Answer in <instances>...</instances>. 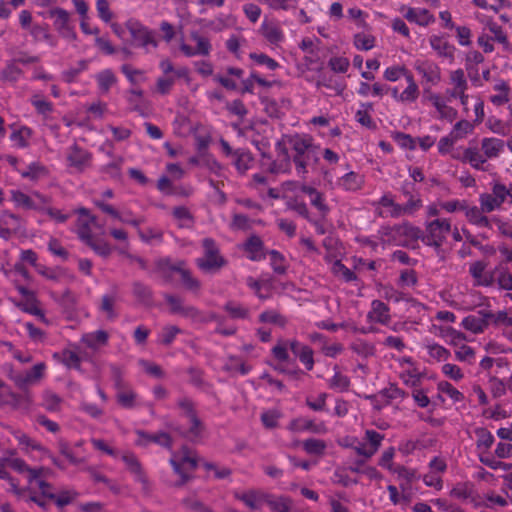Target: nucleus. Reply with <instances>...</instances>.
I'll list each match as a JSON object with an SVG mask.
<instances>
[{
    "instance_id": "obj_43",
    "label": "nucleus",
    "mask_w": 512,
    "mask_h": 512,
    "mask_svg": "<svg viewBox=\"0 0 512 512\" xmlns=\"http://www.w3.org/2000/svg\"><path fill=\"white\" fill-rule=\"evenodd\" d=\"M253 163V158L249 152L237 151L235 154V166L239 172L247 171Z\"/></svg>"
},
{
    "instance_id": "obj_58",
    "label": "nucleus",
    "mask_w": 512,
    "mask_h": 512,
    "mask_svg": "<svg viewBox=\"0 0 512 512\" xmlns=\"http://www.w3.org/2000/svg\"><path fill=\"white\" fill-rule=\"evenodd\" d=\"M117 399L123 407L129 408L136 404V395L129 389L120 390L117 394Z\"/></svg>"
},
{
    "instance_id": "obj_41",
    "label": "nucleus",
    "mask_w": 512,
    "mask_h": 512,
    "mask_svg": "<svg viewBox=\"0 0 512 512\" xmlns=\"http://www.w3.org/2000/svg\"><path fill=\"white\" fill-rule=\"evenodd\" d=\"M488 323L492 322L495 326L500 328H507L512 326V317L505 311H499L495 314L487 313Z\"/></svg>"
},
{
    "instance_id": "obj_31",
    "label": "nucleus",
    "mask_w": 512,
    "mask_h": 512,
    "mask_svg": "<svg viewBox=\"0 0 512 512\" xmlns=\"http://www.w3.org/2000/svg\"><path fill=\"white\" fill-rule=\"evenodd\" d=\"M245 252L249 259L259 260L263 257L262 242L258 237H251L245 244Z\"/></svg>"
},
{
    "instance_id": "obj_33",
    "label": "nucleus",
    "mask_w": 512,
    "mask_h": 512,
    "mask_svg": "<svg viewBox=\"0 0 512 512\" xmlns=\"http://www.w3.org/2000/svg\"><path fill=\"white\" fill-rule=\"evenodd\" d=\"M263 35L272 44H279L283 41L284 35L281 29L272 23H264L262 25Z\"/></svg>"
},
{
    "instance_id": "obj_29",
    "label": "nucleus",
    "mask_w": 512,
    "mask_h": 512,
    "mask_svg": "<svg viewBox=\"0 0 512 512\" xmlns=\"http://www.w3.org/2000/svg\"><path fill=\"white\" fill-rule=\"evenodd\" d=\"M363 184V177L355 172L345 174L338 182V185L347 191H355Z\"/></svg>"
},
{
    "instance_id": "obj_56",
    "label": "nucleus",
    "mask_w": 512,
    "mask_h": 512,
    "mask_svg": "<svg viewBox=\"0 0 512 512\" xmlns=\"http://www.w3.org/2000/svg\"><path fill=\"white\" fill-rule=\"evenodd\" d=\"M395 472L397 473L400 484L403 483L410 490V484L417 479L416 472L404 467L398 468Z\"/></svg>"
},
{
    "instance_id": "obj_11",
    "label": "nucleus",
    "mask_w": 512,
    "mask_h": 512,
    "mask_svg": "<svg viewBox=\"0 0 512 512\" xmlns=\"http://www.w3.org/2000/svg\"><path fill=\"white\" fill-rule=\"evenodd\" d=\"M406 82L407 86L402 91H400L398 87L391 88V96L397 102L412 103L416 101L419 96V88L413 78V75H407Z\"/></svg>"
},
{
    "instance_id": "obj_64",
    "label": "nucleus",
    "mask_w": 512,
    "mask_h": 512,
    "mask_svg": "<svg viewBox=\"0 0 512 512\" xmlns=\"http://www.w3.org/2000/svg\"><path fill=\"white\" fill-rule=\"evenodd\" d=\"M280 418V412L278 410H268L262 413L261 420L265 427L273 428L277 425Z\"/></svg>"
},
{
    "instance_id": "obj_60",
    "label": "nucleus",
    "mask_w": 512,
    "mask_h": 512,
    "mask_svg": "<svg viewBox=\"0 0 512 512\" xmlns=\"http://www.w3.org/2000/svg\"><path fill=\"white\" fill-rule=\"evenodd\" d=\"M174 217L179 227H189L192 224L191 216L185 208H176L174 210Z\"/></svg>"
},
{
    "instance_id": "obj_57",
    "label": "nucleus",
    "mask_w": 512,
    "mask_h": 512,
    "mask_svg": "<svg viewBox=\"0 0 512 512\" xmlns=\"http://www.w3.org/2000/svg\"><path fill=\"white\" fill-rule=\"evenodd\" d=\"M456 359L461 362H472L475 357L474 350L464 343L455 349Z\"/></svg>"
},
{
    "instance_id": "obj_19",
    "label": "nucleus",
    "mask_w": 512,
    "mask_h": 512,
    "mask_svg": "<svg viewBox=\"0 0 512 512\" xmlns=\"http://www.w3.org/2000/svg\"><path fill=\"white\" fill-rule=\"evenodd\" d=\"M402 13L409 22L420 26H427L434 21L433 15L424 8H407Z\"/></svg>"
},
{
    "instance_id": "obj_42",
    "label": "nucleus",
    "mask_w": 512,
    "mask_h": 512,
    "mask_svg": "<svg viewBox=\"0 0 512 512\" xmlns=\"http://www.w3.org/2000/svg\"><path fill=\"white\" fill-rule=\"evenodd\" d=\"M107 340V335L103 331H97L94 333H89L83 336L82 341L88 347L96 349L99 346L105 344Z\"/></svg>"
},
{
    "instance_id": "obj_8",
    "label": "nucleus",
    "mask_w": 512,
    "mask_h": 512,
    "mask_svg": "<svg viewBox=\"0 0 512 512\" xmlns=\"http://www.w3.org/2000/svg\"><path fill=\"white\" fill-rule=\"evenodd\" d=\"M203 247L205 255L197 261L199 268L205 272H210L221 267L223 259L217 254L214 242L210 239H205Z\"/></svg>"
},
{
    "instance_id": "obj_4",
    "label": "nucleus",
    "mask_w": 512,
    "mask_h": 512,
    "mask_svg": "<svg viewBox=\"0 0 512 512\" xmlns=\"http://www.w3.org/2000/svg\"><path fill=\"white\" fill-rule=\"evenodd\" d=\"M112 29L119 38L126 40V30L129 32L132 42L136 46L143 47L147 51L156 48L157 44L152 32L143 27L140 23L130 20L126 24V29L118 24H112Z\"/></svg>"
},
{
    "instance_id": "obj_20",
    "label": "nucleus",
    "mask_w": 512,
    "mask_h": 512,
    "mask_svg": "<svg viewBox=\"0 0 512 512\" xmlns=\"http://www.w3.org/2000/svg\"><path fill=\"white\" fill-rule=\"evenodd\" d=\"M493 90L495 93L491 95L490 100L494 105L500 106L510 101L511 89L504 80L496 81Z\"/></svg>"
},
{
    "instance_id": "obj_54",
    "label": "nucleus",
    "mask_w": 512,
    "mask_h": 512,
    "mask_svg": "<svg viewBox=\"0 0 512 512\" xmlns=\"http://www.w3.org/2000/svg\"><path fill=\"white\" fill-rule=\"evenodd\" d=\"M260 2L268 5L275 10H289L298 5L299 0H259Z\"/></svg>"
},
{
    "instance_id": "obj_53",
    "label": "nucleus",
    "mask_w": 512,
    "mask_h": 512,
    "mask_svg": "<svg viewBox=\"0 0 512 512\" xmlns=\"http://www.w3.org/2000/svg\"><path fill=\"white\" fill-rule=\"evenodd\" d=\"M441 371L446 377L456 382L462 380L464 377L462 369L455 364L446 363L442 366Z\"/></svg>"
},
{
    "instance_id": "obj_36",
    "label": "nucleus",
    "mask_w": 512,
    "mask_h": 512,
    "mask_svg": "<svg viewBox=\"0 0 512 512\" xmlns=\"http://www.w3.org/2000/svg\"><path fill=\"white\" fill-rule=\"evenodd\" d=\"M51 16L54 19L55 27L64 34H68L69 29V15L66 11L57 9L51 12Z\"/></svg>"
},
{
    "instance_id": "obj_1",
    "label": "nucleus",
    "mask_w": 512,
    "mask_h": 512,
    "mask_svg": "<svg viewBox=\"0 0 512 512\" xmlns=\"http://www.w3.org/2000/svg\"><path fill=\"white\" fill-rule=\"evenodd\" d=\"M5 465L24 475V478L28 482V490L30 494L29 499L31 501L38 503L40 506H44L45 501L40 499L38 494L48 499L54 498L52 489L41 478V469H30L19 458L6 459Z\"/></svg>"
},
{
    "instance_id": "obj_21",
    "label": "nucleus",
    "mask_w": 512,
    "mask_h": 512,
    "mask_svg": "<svg viewBox=\"0 0 512 512\" xmlns=\"http://www.w3.org/2000/svg\"><path fill=\"white\" fill-rule=\"evenodd\" d=\"M461 325L468 331L475 334L481 333L485 330L488 325L487 314L481 316L469 315L462 320Z\"/></svg>"
},
{
    "instance_id": "obj_14",
    "label": "nucleus",
    "mask_w": 512,
    "mask_h": 512,
    "mask_svg": "<svg viewBox=\"0 0 512 512\" xmlns=\"http://www.w3.org/2000/svg\"><path fill=\"white\" fill-rule=\"evenodd\" d=\"M451 496L467 503H471L475 506L481 505L483 503L473 484L468 482L456 484L451 490Z\"/></svg>"
},
{
    "instance_id": "obj_37",
    "label": "nucleus",
    "mask_w": 512,
    "mask_h": 512,
    "mask_svg": "<svg viewBox=\"0 0 512 512\" xmlns=\"http://www.w3.org/2000/svg\"><path fill=\"white\" fill-rule=\"evenodd\" d=\"M354 45L358 50H370L375 46V38L369 33L360 32L354 35Z\"/></svg>"
},
{
    "instance_id": "obj_61",
    "label": "nucleus",
    "mask_w": 512,
    "mask_h": 512,
    "mask_svg": "<svg viewBox=\"0 0 512 512\" xmlns=\"http://www.w3.org/2000/svg\"><path fill=\"white\" fill-rule=\"evenodd\" d=\"M99 87L103 91H107L115 82L113 73L110 70H105L97 75Z\"/></svg>"
},
{
    "instance_id": "obj_24",
    "label": "nucleus",
    "mask_w": 512,
    "mask_h": 512,
    "mask_svg": "<svg viewBox=\"0 0 512 512\" xmlns=\"http://www.w3.org/2000/svg\"><path fill=\"white\" fill-rule=\"evenodd\" d=\"M290 349L293 354L300 359V361L305 365L308 370H311L313 367V352L312 350L302 345L298 342H291Z\"/></svg>"
},
{
    "instance_id": "obj_39",
    "label": "nucleus",
    "mask_w": 512,
    "mask_h": 512,
    "mask_svg": "<svg viewBox=\"0 0 512 512\" xmlns=\"http://www.w3.org/2000/svg\"><path fill=\"white\" fill-rule=\"evenodd\" d=\"M472 131L473 125L469 121L462 120L455 124L449 135L457 142L465 138Z\"/></svg>"
},
{
    "instance_id": "obj_62",
    "label": "nucleus",
    "mask_w": 512,
    "mask_h": 512,
    "mask_svg": "<svg viewBox=\"0 0 512 512\" xmlns=\"http://www.w3.org/2000/svg\"><path fill=\"white\" fill-rule=\"evenodd\" d=\"M123 73L129 79V81L133 84H138L145 79V75L142 71L136 70L129 65H124L122 67Z\"/></svg>"
},
{
    "instance_id": "obj_3",
    "label": "nucleus",
    "mask_w": 512,
    "mask_h": 512,
    "mask_svg": "<svg viewBox=\"0 0 512 512\" xmlns=\"http://www.w3.org/2000/svg\"><path fill=\"white\" fill-rule=\"evenodd\" d=\"M235 497L253 510L261 508L264 504H267L274 512H289L291 508V500L282 496L275 497L248 491L236 493Z\"/></svg>"
},
{
    "instance_id": "obj_12",
    "label": "nucleus",
    "mask_w": 512,
    "mask_h": 512,
    "mask_svg": "<svg viewBox=\"0 0 512 512\" xmlns=\"http://www.w3.org/2000/svg\"><path fill=\"white\" fill-rule=\"evenodd\" d=\"M451 225L445 219H437L427 225L428 236L426 237L429 245L439 246L446 233L450 231Z\"/></svg>"
},
{
    "instance_id": "obj_32",
    "label": "nucleus",
    "mask_w": 512,
    "mask_h": 512,
    "mask_svg": "<svg viewBox=\"0 0 512 512\" xmlns=\"http://www.w3.org/2000/svg\"><path fill=\"white\" fill-rule=\"evenodd\" d=\"M301 193L306 195L309 198L311 204L315 208H317V210L321 214H325L327 212V206L324 203L322 195L319 192H317L315 189H313L311 187L304 186L301 188Z\"/></svg>"
},
{
    "instance_id": "obj_55",
    "label": "nucleus",
    "mask_w": 512,
    "mask_h": 512,
    "mask_svg": "<svg viewBox=\"0 0 512 512\" xmlns=\"http://www.w3.org/2000/svg\"><path fill=\"white\" fill-rule=\"evenodd\" d=\"M473 3L486 11L497 13L505 5V0H472Z\"/></svg>"
},
{
    "instance_id": "obj_49",
    "label": "nucleus",
    "mask_w": 512,
    "mask_h": 512,
    "mask_svg": "<svg viewBox=\"0 0 512 512\" xmlns=\"http://www.w3.org/2000/svg\"><path fill=\"white\" fill-rule=\"evenodd\" d=\"M427 351L429 356L437 361H446L450 357V352L436 343L427 345Z\"/></svg>"
},
{
    "instance_id": "obj_26",
    "label": "nucleus",
    "mask_w": 512,
    "mask_h": 512,
    "mask_svg": "<svg viewBox=\"0 0 512 512\" xmlns=\"http://www.w3.org/2000/svg\"><path fill=\"white\" fill-rule=\"evenodd\" d=\"M247 284L260 299H266L272 294V283L267 278L259 281L249 278Z\"/></svg>"
},
{
    "instance_id": "obj_48",
    "label": "nucleus",
    "mask_w": 512,
    "mask_h": 512,
    "mask_svg": "<svg viewBox=\"0 0 512 512\" xmlns=\"http://www.w3.org/2000/svg\"><path fill=\"white\" fill-rule=\"evenodd\" d=\"M30 136V129L27 127H21L11 134V141L17 147H25Z\"/></svg>"
},
{
    "instance_id": "obj_13",
    "label": "nucleus",
    "mask_w": 512,
    "mask_h": 512,
    "mask_svg": "<svg viewBox=\"0 0 512 512\" xmlns=\"http://www.w3.org/2000/svg\"><path fill=\"white\" fill-rule=\"evenodd\" d=\"M244 71L240 68H228L225 73L218 74L215 80L229 90H236L242 87Z\"/></svg>"
},
{
    "instance_id": "obj_25",
    "label": "nucleus",
    "mask_w": 512,
    "mask_h": 512,
    "mask_svg": "<svg viewBox=\"0 0 512 512\" xmlns=\"http://www.w3.org/2000/svg\"><path fill=\"white\" fill-rule=\"evenodd\" d=\"M430 45L438 55L453 58L455 48L450 45L443 37L436 35L432 36L430 38Z\"/></svg>"
},
{
    "instance_id": "obj_18",
    "label": "nucleus",
    "mask_w": 512,
    "mask_h": 512,
    "mask_svg": "<svg viewBox=\"0 0 512 512\" xmlns=\"http://www.w3.org/2000/svg\"><path fill=\"white\" fill-rule=\"evenodd\" d=\"M163 271L170 270L171 275H178L179 279L189 288H195L198 286V282L190 276L189 271L184 267V263H178L177 265L171 264L169 260L164 261L161 266Z\"/></svg>"
},
{
    "instance_id": "obj_51",
    "label": "nucleus",
    "mask_w": 512,
    "mask_h": 512,
    "mask_svg": "<svg viewBox=\"0 0 512 512\" xmlns=\"http://www.w3.org/2000/svg\"><path fill=\"white\" fill-rule=\"evenodd\" d=\"M327 261L331 263L332 272L342 277L346 281H350L353 278V273L346 268L339 260H332L330 257H327Z\"/></svg>"
},
{
    "instance_id": "obj_9",
    "label": "nucleus",
    "mask_w": 512,
    "mask_h": 512,
    "mask_svg": "<svg viewBox=\"0 0 512 512\" xmlns=\"http://www.w3.org/2000/svg\"><path fill=\"white\" fill-rule=\"evenodd\" d=\"M180 48L186 56H195L209 54L211 46L206 38L194 33Z\"/></svg>"
},
{
    "instance_id": "obj_50",
    "label": "nucleus",
    "mask_w": 512,
    "mask_h": 512,
    "mask_svg": "<svg viewBox=\"0 0 512 512\" xmlns=\"http://www.w3.org/2000/svg\"><path fill=\"white\" fill-rule=\"evenodd\" d=\"M439 392L447 395L455 402H459L463 399V395L460 391H458L454 386H452L447 381H441L438 383Z\"/></svg>"
},
{
    "instance_id": "obj_35",
    "label": "nucleus",
    "mask_w": 512,
    "mask_h": 512,
    "mask_svg": "<svg viewBox=\"0 0 512 512\" xmlns=\"http://www.w3.org/2000/svg\"><path fill=\"white\" fill-rule=\"evenodd\" d=\"M482 149L488 158L496 157L503 150V141L497 138H486L482 142Z\"/></svg>"
},
{
    "instance_id": "obj_40",
    "label": "nucleus",
    "mask_w": 512,
    "mask_h": 512,
    "mask_svg": "<svg viewBox=\"0 0 512 512\" xmlns=\"http://www.w3.org/2000/svg\"><path fill=\"white\" fill-rule=\"evenodd\" d=\"M442 337L449 345H452L455 349L466 341L463 333L452 328H446L443 330Z\"/></svg>"
},
{
    "instance_id": "obj_30",
    "label": "nucleus",
    "mask_w": 512,
    "mask_h": 512,
    "mask_svg": "<svg viewBox=\"0 0 512 512\" xmlns=\"http://www.w3.org/2000/svg\"><path fill=\"white\" fill-rule=\"evenodd\" d=\"M430 101L432 102L433 106L436 108V110L441 118H445L450 121L455 118L456 111L453 108L449 107L440 96L433 95L430 97Z\"/></svg>"
},
{
    "instance_id": "obj_6",
    "label": "nucleus",
    "mask_w": 512,
    "mask_h": 512,
    "mask_svg": "<svg viewBox=\"0 0 512 512\" xmlns=\"http://www.w3.org/2000/svg\"><path fill=\"white\" fill-rule=\"evenodd\" d=\"M170 463L174 471L183 479L198 465L195 455L187 448H183L180 453H173Z\"/></svg>"
},
{
    "instance_id": "obj_2",
    "label": "nucleus",
    "mask_w": 512,
    "mask_h": 512,
    "mask_svg": "<svg viewBox=\"0 0 512 512\" xmlns=\"http://www.w3.org/2000/svg\"><path fill=\"white\" fill-rule=\"evenodd\" d=\"M78 220L76 232L82 241L88 244L97 254L106 256L110 254L111 247L104 240L96 238L92 234V227L95 226V219L92 217L88 210L80 208L78 211Z\"/></svg>"
},
{
    "instance_id": "obj_63",
    "label": "nucleus",
    "mask_w": 512,
    "mask_h": 512,
    "mask_svg": "<svg viewBox=\"0 0 512 512\" xmlns=\"http://www.w3.org/2000/svg\"><path fill=\"white\" fill-rule=\"evenodd\" d=\"M497 282L501 289L512 290V274L499 268L497 270Z\"/></svg>"
},
{
    "instance_id": "obj_7",
    "label": "nucleus",
    "mask_w": 512,
    "mask_h": 512,
    "mask_svg": "<svg viewBox=\"0 0 512 512\" xmlns=\"http://www.w3.org/2000/svg\"><path fill=\"white\" fill-rule=\"evenodd\" d=\"M292 149L296 152L294 158L298 174L306 172V164L302 157L312 148V139L306 135H295L289 140Z\"/></svg>"
},
{
    "instance_id": "obj_28",
    "label": "nucleus",
    "mask_w": 512,
    "mask_h": 512,
    "mask_svg": "<svg viewBox=\"0 0 512 512\" xmlns=\"http://www.w3.org/2000/svg\"><path fill=\"white\" fill-rule=\"evenodd\" d=\"M368 317L372 322L386 323L389 319L387 306L381 301H373Z\"/></svg>"
},
{
    "instance_id": "obj_44",
    "label": "nucleus",
    "mask_w": 512,
    "mask_h": 512,
    "mask_svg": "<svg viewBox=\"0 0 512 512\" xmlns=\"http://www.w3.org/2000/svg\"><path fill=\"white\" fill-rule=\"evenodd\" d=\"M466 217L471 223L478 226L493 225L492 221H489L485 216H483L477 207L466 208Z\"/></svg>"
},
{
    "instance_id": "obj_46",
    "label": "nucleus",
    "mask_w": 512,
    "mask_h": 512,
    "mask_svg": "<svg viewBox=\"0 0 512 512\" xmlns=\"http://www.w3.org/2000/svg\"><path fill=\"white\" fill-rule=\"evenodd\" d=\"M138 435H139L138 442L140 444H146L148 442H155V443H158V444L166 446V447H170L172 444L170 437L165 433H161V434L155 435V436H149L144 433H139Z\"/></svg>"
},
{
    "instance_id": "obj_38",
    "label": "nucleus",
    "mask_w": 512,
    "mask_h": 512,
    "mask_svg": "<svg viewBox=\"0 0 512 512\" xmlns=\"http://www.w3.org/2000/svg\"><path fill=\"white\" fill-rule=\"evenodd\" d=\"M407 75H412L405 66L395 65L390 66L384 71V78L390 82H396L401 77H404L407 80Z\"/></svg>"
},
{
    "instance_id": "obj_10",
    "label": "nucleus",
    "mask_w": 512,
    "mask_h": 512,
    "mask_svg": "<svg viewBox=\"0 0 512 512\" xmlns=\"http://www.w3.org/2000/svg\"><path fill=\"white\" fill-rule=\"evenodd\" d=\"M12 200L16 206L24 209L42 210L46 204L45 198L37 193L26 195L20 191H12Z\"/></svg>"
},
{
    "instance_id": "obj_47",
    "label": "nucleus",
    "mask_w": 512,
    "mask_h": 512,
    "mask_svg": "<svg viewBox=\"0 0 512 512\" xmlns=\"http://www.w3.org/2000/svg\"><path fill=\"white\" fill-rule=\"evenodd\" d=\"M464 159L476 169H481L483 164L486 162V159L477 151L476 148H468L465 151Z\"/></svg>"
},
{
    "instance_id": "obj_5",
    "label": "nucleus",
    "mask_w": 512,
    "mask_h": 512,
    "mask_svg": "<svg viewBox=\"0 0 512 512\" xmlns=\"http://www.w3.org/2000/svg\"><path fill=\"white\" fill-rule=\"evenodd\" d=\"M504 202H512V187L506 189L505 186L496 184L493 188V194L481 196V209L485 212H491Z\"/></svg>"
},
{
    "instance_id": "obj_45",
    "label": "nucleus",
    "mask_w": 512,
    "mask_h": 512,
    "mask_svg": "<svg viewBox=\"0 0 512 512\" xmlns=\"http://www.w3.org/2000/svg\"><path fill=\"white\" fill-rule=\"evenodd\" d=\"M249 57L255 62L256 65L264 66L269 70H275L279 67V64L266 54L250 53Z\"/></svg>"
},
{
    "instance_id": "obj_16",
    "label": "nucleus",
    "mask_w": 512,
    "mask_h": 512,
    "mask_svg": "<svg viewBox=\"0 0 512 512\" xmlns=\"http://www.w3.org/2000/svg\"><path fill=\"white\" fill-rule=\"evenodd\" d=\"M366 438L369 441V444L357 442V444L354 445V448L359 455H363L365 457H371L378 450V447L381 444L383 436L376 431L367 430Z\"/></svg>"
},
{
    "instance_id": "obj_34",
    "label": "nucleus",
    "mask_w": 512,
    "mask_h": 512,
    "mask_svg": "<svg viewBox=\"0 0 512 512\" xmlns=\"http://www.w3.org/2000/svg\"><path fill=\"white\" fill-rule=\"evenodd\" d=\"M450 83L453 86L451 95L465 92L467 89V80L464 71L457 69L450 74Z\"/></svg>"
},
{
    "instance_id": "obj_22",
    "label": "nucleus",
    "mask_w": 512,
    "mask_h": 512,
    "mask_svg": "<svg viewBox=\"0 0 512 512\" xmlns=\"http://www.w3.org/2000/svg\"><path fill=\"white\" fill-rule=\"evenodd\" d=\"M289 350L291 349L290 343L288 342H280L273 348V355L275 359L279 362L278 369H280L283 372L289 371Z\"/></svg>"
},
{
    "instance_id": "obj_27",
    "label": "nucleus",
    "mask_w": 512,
    "mask_h": 512,
    "mask_svg": "<svg viewBox=\"0 0 512 512\" xmlns=\"http://www.w3.org/2000/svg\"><path fill=\"white\" fill-rule=\"evenodd\" d=\"M401 493L393 485L388 486L389 498L395 505H407L411 499L412 492L403 483L400 484Z\"/></svg>"
},
{
    "instance_id": "obj_15",
    "label": "nucleus",
    "mask_w": 512,
    "mask_h": 512,
    "mask_svg": "<svg viewBox=\"0 0 512 512\" xmlns=\"http://www.w3.org/2000/svg\"><path fill=\"white\" fill-rule=\"evenodd\" d=\"M469 272L478 286H490L494 282V273L488 271L486 264L481 261L472 263L469 267Z\"/></svg>"
},
{
    "instance_id": "obj_17",
    "label": "nucleus",
    "mask_w": 512,
    "mask_h": 512,
    "mask_svg": "<svg viewBox=\"0 0 512 512\" xmlns=\"http://www.w3.org/2000/svg\"><path fill=\"white\" fill-rule=\"evenodd\" d=\"M414 68L428 83L436 84L440 80V69L433 62L417 60Z\"/></svg>"
},
{
    "instance_id": "obj_23",
    "label": "nucleus",
    "mask_w": 512,
    "mask_h": 512,
    "mask_svg": "<svg viewBox=\"0 0 512 512\" xmlns=\"http://www.w3.org/2000/svg\"><path fill=\"white\" fill-rule=\"evenodd\" d=\"M19 228V219L13 214L4 213L0 216V237L8 239Z\"/></svg>"
},
{
    "instance_id": "obj_59",
    "label": "nucleus",
    "mask_w": 512,
    "mask_h": 512,
    "mask_svg": "<svg viewBox=\"0 0 512 512\" xmlns=\"http://www.w3.org/2000/svg\"><path fill=\"white\" fill-rule=\"evenodd\" d=\"M394 141L401 148L413 150L416 148V140L408 134L396 133L393 136Z\"/></svg>"
},
{
    "instance_id": "obj_52",
    "label": "nucleus",
    "mask_w": 512,
    "mask_h": 512,
    "mask_svg": "<svg viewBox=\"0 0 512 512\" xmlns=\"http://www.w3.org/2000/svg\"><path fill=\"white\" fill-rule=\"evenodd\" d=\"M21 259L36 268V270L47 277H51L47 269L37 264V254L32 250H24L21 252Z\"/></svg>"
}]
</instances>
